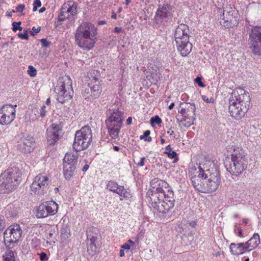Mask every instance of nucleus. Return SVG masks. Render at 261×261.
<instances>
[{"label": "nucleus", "mask_w": 261, "mask_h": 261, "mask_svg": "<svg viewBox=\"0 0 261 261\" xmlns=\"http://www.w3.org/2000/svg\"><path fill=\"white\" fill-rule=\"evenodd\" d=\"M114 31L115 33L118 34L120 32L122 31V28H119V27H115V29H114Z\"/></svg>", "instance_id": "61"}, {"label": "nucleus", "mask_w": 261, "mask_h": 261, "mask_svg": "<svg viewBox=\"0 0 261 261\" xmlns=\"http://www.w3.org/2000/svg\"><path fill=\"white\" fill-rule=\"evenodd\" d=\"M171 6L168 4H164L158 9L154 20L156 23L161 22L163 20L166 19L170 15Z\"/></svg>", "instance_id": "18"}, {"label": "nucleus", "mask_w": 261, "mask_h": 261, "mask_svg": "<svg viewBox=\"0 0 261 261\" xmlns=\"http://www.w3.org/2000/svg\"><path fill=\"white\" fill-rule=\"evenodd\" d=\"M187 108V114L190 113L191 115L188 116L190 118V120H195L196 114H195V106L193 103H187L185 104Z\"/></svg>", "instance_id": "33"}, {"label": "nucleus", "mask_w": 261, "mask_h": 261, "mask_svg": "<svg viewBox=\"0 0 261 261\" xmlns=\"http://www.w3.org/2000/svg\"><path fill=\"white\" fill-rule=\"evenodd\" d=\"M17 105L11 104L4 105L0 109V124L2 125H8L10 124L15 118V108Z\"/></svg>", "instance_id": "12"}, {"label": "nucleus", "mask_w": 261, "mask_h": 261, "mask_svg": "<svg viewBox=\"0 0 261 261\" xmlns=\"http://www.w3.org/2000/svg\"><path fill=\"white\" fill-rule=\"evenodd\" d=\"M86 234L87 240L90 242H98L97 240L101 238L99 229H88Z\"/></svg>", "instance_id": "27"}, {"label": "nucleus", "mask_w": 261, "mask_h": 261, "mask_svg": "<svg viewBox=\"0 0 261 261\" xmlns=\"http://www.w3.org/2000/svg\"><path fill=\"white\" fill-rule=\"evenodd\" d=\"M28 73L31 77H34L37 74L36 69L32 65H30L28 67Z\"/></svg>", "instance_id": "40"}, {"label": "nucleus", "mask_w": 261, "mask_h": 261, "mask_svg": "<svg viewBox=\"0 0 261 261\" xmlns=\"http://www.w3.org/2000/svg\"><path fill=\"white\" fill-rule=\"evenodd\" d=\"M96 29L90 22L82 23L76 30L75 39L79 47L85 50L93 47L96 42Z\"/></svg>", "instance_id": "3"}, {"label": "nucleus", "mask_w": 261, "mask_h": 261, "mask_svg": "<svg viewBox=\"0 0 261 261\" xmlns=\"http://www.w3.org/2000/svg\"><path fill=\"white\" fill-rule=\"evenodd\" d=\"M15 227H16V228H20L19 225L18 224L11 225L10 226L8 227L7 228L12 229V228H15Z\"/></svg>", "instance_id": "59"}, {"label": "nucleus", "mask_w": 261, "mask_h": 261, "mask_svg": "<svg viewBox=\"0 0 261 261\" xmlns=\"http://www.w3.org/2000/svg\"><path fill=\"white\" fill-rule=\"evenodd\" d=\"M79 154L77 152L75 153L69 152L66 153L63 159V163H68L69 164L76 165L77 162Z\"/></svg>", "instance_id": "26"}, {"label": "nucleus", "mask_w": 261, "mask_h": 261, "mask_svg": "<svg viewBox=\"0 0 261 261\" xmlns=\"http://www.w3.org/2000/svg\"><path fill=\"white\" fill-rule=\"evenodd\" d=\"M16 147L22 153H30L33 151L35 147V139L30 135L23 136L17 142Z\"/></svg>", "instance_id": "14"}, {"label": "nucleus", "mask_w": 261, "mask_h": 261, "mask_svg": "<svg viewBox=\"0 0 261 261\" xmlns=\"http://www.w3.org/2000/svg\"><path fill=\"white\" fill-rule=\"evenodd\" d=\"M187 123L185 124V127H189L192 124H193V121L194 120L191 119V120H187Z\"/></svg>", "instance_id": "57"}, {"label": "nucleus", "mask_w": 261, "mask_h": 261, "mask_svg": "<svg viewBox=\"0 0 261 261\" xmlns=\"http://www.w3.org/2000/svg\"><path fill=\"white\" fill-rule=\"evenodd\" d=\"M198 176L206 178L209 188H206V193L215 191L220 182L219 172L216 168L213 167L206 170L203 169L201 166L198 167Z\"/></svg>", "instance_id": "8"}, {"label": "nucleus", "mask_w": 261, "mask_h": 261, "mask_svg": "<svg viewBox=\"0 0 261 261\" xmlns=\"http://www.w3.org/2000/svg\"><path fill=\"white\" fill-rule=\"evenodd\" d=\"M164 153L167 154L169 158L171 159H174L173 163H176L178 161L177 154L175 151H172L170 152H164Z\"/></svg>", "instance_id": "36"}, {"label": "nucleus", "mask_w": 261, "mask_h": 261, "mask_svg": "<svg viewBox=\"0 0 261 261\" xmlns=\"http://www.w3.org/2000/svg\"><path fill=\"white\" fill-rule=\"evenodd\" d=\"M21 172L17 168L9 169L0 175V193H9L16 190L21 180Z\"/></svg>", "instance_id": "5"}, {"label": "nucleus", "mask_w": 261, "mask_h": 261, "mask_svg": "<svg viewBox=\"0 0 261 261\" xmlns=\"http://www.w3.org/2000/svg\"><path fill=\"white\" fill-rule=\"evenodd\" d=\"M178 111L181 114V116H185L187 118H189V120H190V118L188 117V116H190L191 114L190 113L187 114L186 105H185L184 108H181L180 110H179Z\"/></svg>", "instance_id": "43"}, {"label": "nucleus", "mask_w": 261, "mask_h": 261, "mask_svg": "<svg viewBox=\"0 0 261 261\" xmlns=\"http://www.w3.org/2000/svg\"><path fill=\"white\" fill-rule=\"evenodd\" d=\"M46 107L45 105H43L39 110L40 116L41 118H43L46 116Z\"/></svg>", "instance_id": "44"}, {"label": "nucleus", "mask_w": 261, "mask_h": 261, "mask_svg": "<svg viewBox=\"0 0 261 261\" xmlns=\"http://www.w3.org/2000/svg\"><path fill=\"white\" fill-rule=\"evenodd\" d=\"M67 10H64L65 12H66L67 15H69V13L71 15L75 16L76 15L77 12L75 11V9L71 7V6H69L68 8L67 7Z\"/></svg>", "instance_id": "41"}, {"label": "nucleus", "mask_w": 261, "mask_h": 261, "mask_svg": "<svg viewBox=\"0 0 261 261\" xmlns=\"http://www.w3.org/2000/svg\"><path fill=\"white\" fill-rule=\"evenodd\" d=\"M24 8H25V6L24 5L20 4V5H18L16 8V12H21L22 11H23V10L24 9Z\"/></svg>", "instance_id": "51"}, {"label": "nucleus", "mask_w": 261, "mask_h": 261, "mask_svg": "<svg viewBox=\"0 0 261 261\" xmlns=\"http://www.w3.org/2000/svg\"><path fill=\"white\" fill-rule=\"evenodd\" d=\"M8 233L10 234V242H16L18 241L21 236V229H6L4 232V237H6Z\"/></svg>", "instance_id": "24"}, {"label": "nucleus", "mask_w": 261, "mask_h": 261, "mask_svg": "<svg viewBox=\"0 0 261 261\" xmlns=\"http://www.w3.org/2000/svg\"><path fill=\"white\" fill-rule=\"evenodd\" d=\"M187 120H189V118H188L185 116H181V118L180 119H179V118H177V120L179 122L186 121Z\"/></svg>", "instance_id": "54"}, {"label": "nucleus", "mask_w": 261, "mask_h": 261, "mask_svg": "<svg viewBox=\"0 0 261 261\" xmlns=\"http://www.w3.org/2000/svg\"><path fill=\"white\" fill-rule=\"evenodd\" d=\"M110 116L106 119L105 124L111 137L115 139L119 137V133L122 125L123 113L118 109H109Z\"/></svg>", "instance_id": "6"}, {"label": "nucleus", "mask_w": 261, "mask_h": 261, "mask_svg": "<svg viewBox=\"0 0 261 261\" xmlns=\"http://www.w3.org/2000/svg\"><path fill=\"white\" fill-rule=\"evenodd\" d=\"M150 134V131L149 130H146L144 132V134L140 136L141 140H144L145 141L146 138L148 137Z\"/></svg>", "instance_id": "45"}, {"label": "nucleus", "mask_w": 261, "mask_h": 261, "mask_svg": "<svg viewBox=\"0 0 261 261\" xmlns=\"http://www.w3.org/2000/svg\"><path fill=\"white\" fill-rule=\"evenodd\" d=\"M177 49L182 57H187L191 51L192 44L189 40L175 42Z\"/></svg>", "instance_id": "19"}, {"label": "nucleus", "mask_w": 261, "mask_h": 261, "mask_svg": "<svg viewBox=\"0 0 261 261\" xmlns=\"http://www.w3.org/2000/svg\"><path fill=\"white\" fill-rule=\"evenodd\" d=\"M245 243L236 244L232 243L229 246L230 251L232 255H239L243 254L245 252L248 251Z\"/></svg>", "instance_id": "20"}, {"label": "nucleus", "mask_w": 261, "mask_h": 261, "mask_svg": "<svg viewBox=\"0 0 261 261\" xmlns=\"http://www.w3.org/2000/svg\"><path fill=\"white\" fill-rule=\"evenodd\" d=\"M161 123L162 119L158 115L155 116L150 119V123L152 125H153L154 124H160Z\"/></svg>", "instance_id": "39"}, {"label": "nucleus", "mask_w": 261, "mask_h": 261, "mask_svg": "<svg viewBox=\"0 0 261 261\" xmlns=\"http://www.w3.org/2000/svg\"><path fill=\"white\" fill-rule=\"evenodd\" d=\"M4 261H15L14 252L11 250L7 252L4 256Z\"/></svg>", "instance_id": "35"}, {"label": "nucleus", "mask_w": 261, "mask_h": 261, "mask_svg": "<svg viewBox=\"0 0 261 261\" xmlns=\"http://www.w3.org/2000/svg\"><path fill=\"white\" fill-rule=\"evenodd\" d=\"M40 42L42 43V47H47L50 44V42L48 41L46 39H41Z\"/></svg>", "instance_id": "46"}, {"label": "nucleus", "mask_w": 261, "mask_h": 261, "mask_svg": "<svg viewBox=\"0 0 261 261\" xmlns=\"http://www.w3.org/2000/svg\"><path fill=\"white\" fill-rule=\"evenodd\" d=\"M189 37L190 30L189 27L184 23L178 25L174 33L175 41L189 40Z\"/></svg>", "instance_id": "17"}, {"label": "nucleus", "mask_w": 261, "mask_h": 261, "mask_svg": "<svg viewBox=\"0 0 261 261\" xmlns=\"http://www.w3.org/2000/svg\"><path fill=\"white\" fill-rule=\"evenodd\" d=\"M89 168V166L88 164H85L83 168H82V171L83 172L86 171Z\"/></svg>", "instance_id": "63"}, {"label": "nucleus", "mask_w": 261, "mask_h": 261, "mask_svg": "<svg viewBox=\"0 0 261 261\" xmlns=\"http://www.w3.org/2000/svg\"><path fill=\"white\" fill-rule=\"evenodd\" d=\"M220 17V24L226 29L233 28L239 24V15L234 7L227 5L223 8V12Z\"/></svg>", "instance_id": "9"}, {"label": "nucleus", "mask_w": 261, "mask_h": 261, "mask_svg": "<svg viewBox=\"0 0 261 261\" xmlns=\"http://www.w3.org/2000/svg\"><path fill=\"white\" fill-rule=\"evenodd\" d=\"M260 243V238L258 233H254L253 237L245 243L248 252L254 249Z\"/></svg>", "instance_id": "22"}, {"label": "nucleus", "mask_w": 261, "mask_h": 261, "mask_svg": "<svg viewBox=\"0 0 261 261\" xmlns=\"http://www.w3.org/2000/svg\"><path fill=\"white\" fill-rule=\"evenodd\" d=\"M165 149H166V150L165 151V152H170L172 151V148H171V146L170 145H168V146H167L165 147Z\"/></svg>", "instance_id": "60"}, {"label": "nucleus", "mask_w": 261, "mask_h": 261, "mask_svg": "<svg viewBox=\"0 0 261 261\" xmlns=\"http://www.w3.org/2000/svg\"><path fill=\"white\" fill-rule=\"evenodd\" d=\"M121 248L124 249H129L130 248V245L128 243H125L122 245Z\"/></svg>", "instance_id": "58"}, {"label": "nucleus", "mask_w": 261, "mask_h": 261, "mask_svg": "<svg viewBox=\"0 0 261 261\" xmlns=\"http://www.w3.org/2000/svg\"><path fill=\"white\" fill-rule=\"evenodd\" d=\"M49 178L43 174H39L34 178L31 186V191L35 193L43 195L48 189Z\"/></svg>", "instance_id": "11"}, {"label": "nucleus", "mask_w": 261, "mask_h": 261, "mask_svg": "<svg viewBox=\"0 0 261 261\" xmlns=\"http://www.w3.org/2000/svg\"><path fill=\"white\" fill-rule=\"evenodd\" d=\"M40 259L41 261H45L48 259V257L46 253L41 252L40 254Z\"/></svg>", "instance_id": "50"}, {"label": "nucleus", "mask_w": 261, "mask_h": 261, "mask_svg": "<svg viewBox=\"0 0 261 261\" xmlns=\"http://www.w3.org/2000/svg\"><path fill=\"white\" fill-rule=\"evenodd\" d=\"M92 139L91 129L88 125H85L76 131L73 148L76 151H80L87 148L90 145Z\"/></svg>", "instance_id": "7"}, {"label": "nucleus", "mask_w": 261, "mask_h": 261, "mask_svg": "<svg viewBox=\"0 0 261 261\" xmlns=\"http://www.w3.org/2000/svg\"><path fill=\"white\" fill-rule=\"evenodd\" d=\"M107 188L111 191L118 194L120 196H122L124 191L123 186H119L116 182L112 180L108 182L107 185Z\"/></svg>", "instance_id": "25"}, {"label": "nucleus", "mask_w": 261, "mask_h": 261, "mask_svg": "<svg viewBox=\"0 0 261 261\" xmlns=\"http://www.w3.org/2000/svg\"><path fill=\"white\" fill-rule=\"evenodd\" d=\"M59 92L57 100L62 103L70 100L73 95L72 82L68 79L67 82L60 81L59 82Z\"/></svg>", "instance_id": "10"}, {"label": "nucleus", "mask_w": 261, "mask_h": 261, "mask_svg": "<svg viewBox=\"0 0 261 261\" xmlns=\"http://www.w3.org/2000/svg\"><path fill=\"white\" fill-rule=\"evenodd\" d=\"M249 38L261 41V25H256L251 30Z\"/></svg>", "instance_id": "31"}, {"label": "nucleus", "mask_w": 261, "mask_h": 261, "mask_svg": "<svg viewBox=\"0 0 261 261\" xmlns=\"http://www.w3.org/2000/svg\"><path fill=\"white\" fill-rule=\"evenodd\" d=\"M246 153L241 148L233 149L231 154V161H226L224 166L227 171L232 175L238 176L246 169L248 166V160L246 158Z\"/></svg>", "instance_id": "4"}, {"label": "nucleus", "mask_w": 261, "mask_h": 261, "mask_svg": "<svg viewBox=\"0 0 261 261\" xmlns=\"http://www.w3.org/2000/svg\"><path fill=\"white\" fill-rule=\"evenodd\" d=\"M71 7L75 9V11L77 12V4L75 2H73L72 5L70 6Z\"/></svg>", "instance_id": "62"}, {"label": "nucleus", "mask_w": 261, "mask_h": 261, "mask_svg": "<svg viewBox=\"0 0 261 261\" xmlns=\"http://www.w3.org/2000/svg\"><path fill=\"white\" fill-rule=\"evenodd\" d=\"M197 225V221H190L189 223V226H190L191 227H195Z\"/></svg>", "instance_id": "56"}, {"label": "nucleus", "mask_w": 261, "mask_h": 261, "mask_svg": "<svg viewBox=\"0 0 261 261\" xmlns=\"http://www.w3.org/2000/svg\"><path fill=\"white\" fill-rule=\"evenodd\" d=\"M150 189L147 193L151 206L158 212L166 214L174 205L175 199L172 190L164 189L169 188V184L163 180L155 178L150 181Z\"/></svg>", "instance_id": "1"}, {"label": "nucleus", "mask_w": 261, "mask_h": 261, "mask_svg": "<svg viewBox=\"0 0 261 261\" xmlns=\"http://www.w3.org/2000/svg\"><path fill=\"white\" fill-rule=\"evenodd\" d=\"M145 160H146L145 157H142V158H141L140 162H138L137 164V166H139V167L143 166L144 165V162Z\"/></svg>", "instance_id": "52"}, {"label": "nucleus", "mask_w": 261, "mask_h": 261, "mask_svg": "<svg viewBox=\"0 0 261 261\" xmlns=\"http://www.w3.org/2000/svg\"><path fill=\"white\" fill-rule=\"evenodd\" d=\"M18 37L24 40H28L29 39V35H28V32L27 30H23V33H19L18 34Z\"/></svg>", "instance_id": "42"}, {"label": "nucleus", "mask_w": 261, "mask_h": 261, "mask_svg": "<svg viewBox=\"0 0 261 261\" xmlns=\"http://www.w3.org/2000/svg\"><path fill=\"white\" fill-rule=\"evenodd\" d=\"M70 236V229H61V237L62 239L66 240Z\"/></svg>", "instance_id": "37"}, {"label": "nucleus", "mask_w": 261, "mask_h": 261, "mask_svg": "<svg viewBox=\"0 0 261 261\" xmlns=\"http://www.w3.org/2000/svg\"><path fill=\"white\" fill-rule=\"evenodd\" d=\"M75 168V165L69 164L68 163L64 164L63 173L66 179H70L73 175Z\"/></svg>", "instance_id": "28"}, {"label": "nucleus", "mask_w": 261, "mask_h": 261, "mask_svg": "<svg viewBox=\"0 0 261 261\" xmlns=\"http://www.w3.org/2000/svg\"><path fill=\"white\" fill-rule=\"evenodd\" d=\"M236 233L238 236L241 238L244 237V233H243L242 229H238V231H236Z\"/></svg>", "instance_id": "55"}, {"label": "nucleus", "mask_w": 261, "mask_h": 261, "mask_svg": "<svg viewBox=\"0 0 261 261\" xmlns=\"http://www.w3.org/2000/svg\"><path fill=\"white\" fill-rule=\"evenodd\" d=\"M33 6H35L37 8L40 7L41 6V1L40 0H35L34 1Z\"/></svg>", "instance_id": "53"}, {"label": "nucleus", "mask_w": 261, "mask_h": 261, "mask_svg": "<svg viewBox=\"0 0 261 261\" xmlns=\"http://www.w3.org/2000/svg\"><path fill=\"white\" fill-rule=\"evenodd\" d=\"M202 98L204 101L207 103H213L214 102V99L213 97H211L210 98H208L206 96L202 95Z\"/></svg>", "instance_id": "47"}, {"label": "nucleus", "mask_w": 261, "mask_h": 261, "mask_svg": "<svg viewBox=\"0 0 261 261\" xmlns=\"http://www.w3.org/2000/svg\"><path fill=\"white\" fill-rule=\"evenodd\" d=\"M58 208V205L56 202L46 201L38 206L36 216L38 218H44L48 215H53L57 213Z\"/></svg>", "instance_id": "13"}, {"label": "nucleus", "mask_w": 261, "mask_h": 261, "mask_svg": "<svg viewBox=\"0 0 261 261\" xmlns=\"http://www.w3.org/2000/svg\"><path fill=\"white\" fill-rule=\"evenodd\" d=\"M206 179V178H204V177L202 178L198 175L197 176L192 177L191 181L193 186L196 190L201 193H206V188L203 186L204 180Z\"/></svg>", "instance_id": "21"}, {"label": "nucleus", "mask_w": 261, "mask_h": 261, "mask_svg": "<svg viewBox=\"0 0 261 261\" xmlns=\"http://www.w3.org/2000/svg\"><path fill=\"white\" fill-rule=\"evenodd\" d=\"M98 242H90L87 246V252L91 256H94L99 251Z\"/></svg>", "instance_id": "32"}, {"label": "nucleus", "mask_w": 261, "mask_h": 261, "mask_svg": "<svg viewBox=\"0 0 261 261\" xmlns=\"http://www.w3.org/2000/svg\"><path fill=\"white\" fill-rule=\"evenodd\" d=\"M62 131L59 125L53 123L46 132L48 144L54 145L61 137Z\"/></svg>", "instance_id": "16"}, {"label": "nucleus", "mask_w": 261, "mask_h": 261, "mask_svg": "<svg viewBox=\"0 0 261 261\" xmlns=\"http://www.w3.org/2000/svg\"><path fill=\"white\" fill-rule=\"evenodd\" d=\"M33 32L31 31L30 32V34L32 36H34L35 34H37L40 32L41 30V27H39L37 28H36L35 27H33L32 28Z\"/></svg>", "instance_id": "49"}, {"label": "nucleus", "mask_w": 261, "mask_h": 261, "mask_svg": "<svg viewBox=\"0 0 261 261\" xmlns=\"http://www.w3.org/2000/svg\"><path fill=\"white\" fill-rule=\"evenodd\" d=\"M67 5L66 4H64L62 6L60 14L58 16V20L60 21H63L65 19L68 18L69 15H67L66 12H65L64 10L66 9Z\"/></svg>", "instance_id": "34"}, {"label": "nucleus", "mask_w": 261, "mask_h": 261, "mask_svg": "<svg viewBox=\"0 0 261 261\" xmlns=\"http://www.w3.org/2000/svg\"><path fill=\"white\" fill-rule=\"evenodd\" d=\"M21 24V21H18V22H12V30L14 31V32H16L17 30H19V31H22V28L21 27H20V24Z\"/></svg>", "instance_id": "38"}, {"label": "nucleus", "mask_w": 261, "mask_h": 261, "mask_svg": "<svg viewBox=\"0 0 261 261\" xmlns=\"http://www.w3.org/2000/svg\"><path fill=\"white\" fill-rule=\"evenodd\" d=\"M195 82L196 83H197L198 85V86L199 87H205V85L204 84V83L201 82V77H197L195 79Z\"/></svg>", "instance_id": "48"}, {"label": "nucleus", "mask_w": 261, "mask_h": 261, "mask_svg": "<svg viewBox=\"0 0 261 261\" xmlns=\"http://www.w3.org/2000/svg\"><path fill=\"white\" fill-rule=\"evenodd\" d=\"M229 103L230 116L234 119H241L249 108L250 98L249 93L242 88L234 89L229 98Z\"/></svg>", "instance_id": "2"}, {"label": "nucleus", "mask_w": 261, "mask_h": 261, "mask_svg": "<svg viewBox=\"0 0 261 261\" xmlns=\"http://www.w3.org/2000/svg\"><path fill=\"white\" fill-rule=\"evenodd\" d=\"M88 76L91 81V83H101V76L100 71L98 70H91L88 73Z\"/></svg>", "instance_id": "29"}, {"label": "nucleus", "mask_w": 261, "mask_h": 261, "mask_svg": "<svg viewBox=\"0 0 261 261\" xmlns=\"http://www.w3.org/2000/svg\"><path fill=\"white\" fill-rule=\"evenodd\" d=\"M18 208L13 204H9L6 207V215L7 217H16L18 213Z\"/></svg>", "instance_id": "30"}, {"label": "nucleus", "mask_w": 261, "mask_h": 261, "mask_svg": "<svg viewBox=\"0 0 261 261\" xmlns=\"http://www.w3.org/2000/svg\"><path fill=\"white\" fill-rule=\"evenodd\" d=\"M249 45L252 53L255 55L261 56V41L249 38Z\"/></svg>", "instance_id": "23"}, {"label": "nucleus", "mask_w": 261, "mask_h": 261, "mask_svg": "<svg viewBox=\"0 0 261 261\" xmlns=\"http://www.w3.org/2000/svg\"><path fill=\"white\" fill-rule=\"evenodd\" d=\"M101 92V83H90L88 87L85 89L82 94L88 101H92L99 97Z\"/></svg>", "instance_id": "15"}, {"label": "nucleus", "mask_w": 261, "mask_h": 261, "mask_svg": "<svg viewBox=\"0 0 261 261\" xmlns=\"http://www.w3.org/2000/svg\"><path fill=\"white\" fill-rule=\"evenodd\" d=\"M132 122V118L129 117L126 119V124L127 125H130Z\"/></svg>", "instance_id": "64"}]
</instances>
